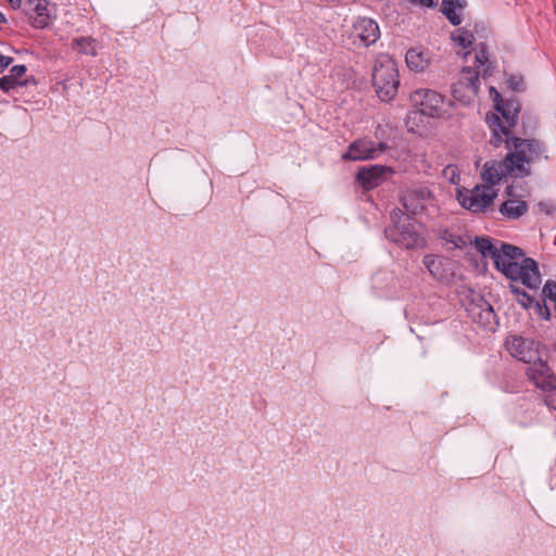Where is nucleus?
<instances>
[{"instance_id": "2f4dec72", "label": "nucleus", "mask_w": 556, "mask_h": 556, "mask_svg": "<svg viewBox=\"0 0 556 556\" xmlns=\"http://www.w3.org/2000/svg\"><path fill=\"white\" fill-rule=\"evenodd\" d=\"M414 4H418L422 8H434L439 0H409Z\"/></svg>"}, {"instance_id": "2eb2a0df", "label": "nucleus", "mask_w": 556, "mask_h": 556, "mask_svg": "<svg viewBox=\"0 0 556 556\" xmlns=\"http://www.w3.org/2000/svg\"><path fill=\"white\" fill-rule=\"evenodd\" d=\"M514 177L515 170L505 156L501 161H489L484 164L481 173L482 179L491 186L496 185L503 177Z\"/></svg>"}, {"instance_id": "a19ab883", "label": "nucleus", "mask_w": 556, "mask_h": 556, "mask_svg": "<svg viewBox=\"0 0 556 556\" xmlns=\"http://www.w3.org/2000/svg\"><path fill=\"white\" fill-rule=\"evenodd\" d=\"M489 73V68L484 70L483 76H485Z\"/></svg>"}, {"instance_id": "f704fd0d", "label": "nucleus", "mask_w": 556, "mask_h": 556, "mask_svg": "<svg viewBox=\"0 0 556 556\" xmlns=\"http://www.w3.org/2000/svg\"><path fill=\"white\" fill-rule=\"evenodd\" d=\"M9 2L13 9H18L22 4V0H9Z\"/></svg>"}, {"instance_id": "473e14b6", "label": "nucleus", "mask_w": 556, "mask_h": 556, "mask_svg": "<svg viewBox=\"0 0 556 556\" xmlns=\"http://www.w3.org/2000/svg\"><path fill=\"white\" fill-rule=\"evenodd\" d=\"M509 290L516 296V300L521 296L526 291L519 286L515 285L516 281L510 280ZM518 282H521L520 280Z\"/></svg>"}, {"instance_id": "423d86ee", "label": "nucleus", "mask_w": 556, "mask_h": 556, "mask_svg": "<svg viewBox=\"0 0 556 556\" xmlns=\"http://www.w3.org/2000/svg\"><path fill=\"white\" fill-rule=\"evenodd\" d=\"M409 102L414 111L407 114V124L418 114L439 117L443 111L444 98L441 93L429 88L416 89L409 94Z\"/></svg>"}, {"instance_id": "6ab92c4d", "label": "nucleus", "mask_w": 556, "mask_h": 556, "mask_svg": "<svg viewBox=\"0 0 556 556\" xmlns=\"http://www.w3.org/2000/svg\"><path fill=\"white\" fill-rule=\"evenodd\" d=\"M433 54L427 49L410 48L405 55V62L410 71L425 72L432 63Z\"/></svg>"}, {"instance_id": "c9c22d12", "label": "nucleus", "mask_w": 556, "mask_h": 556, "mask_svg": "<svg viewBox=\"0 0 556 556\" xmlns=\"http://www.w3.org/2000/svg\"><path fill=\"white\" fill-rule=\"evenodd\" d=\"M548 405L556 409V394L549 397Z\"/></svg>"}, {"instance_id": "9d476101", "label": "nucleus", "mask_w": 556, "mask_h": 556, "mask_svg": "<svg viewBox=\"0 0 556 556\" xmlns=\"http://www.w3.org/2000/svg\"><path fill=\"white\" fill-rule=\"evenodd\" d=\"M55 11V4L48 0H28L24 5V12L28 15L31 26L39 29L52 24L56 16Z\"/></svg>"}, {"instance_id": "bb28decb", "label": "nucleus", "mask_w": 556, "mask_h": 556, "mask_svg": "<svg viewBox=\"0 0 556 556\" xmlns=\"http://www.w3.org/2000/svg\"><path fill=\"white\" fill-rule=\"evenodd\" d=\"M27 67L24 64L14 65L11 70L9 75L15 80V83H24V79L22 77L26 74Z\"/></svg>"}, {"instance_id": "72a5a7b5", "label": "nucleus", "mask_w": 556, "mask_h": 556, "mask_svg": "<svg viewBox=\"0 0 556 556\" xmlns=\"http://www.w3.org/2000/svg\"><path fill=\"white\" fill-rule=\"evenodd\" d=\"M13 62V58L0 54V74Z\"/></svg>"}, {"instance_id": "f03ea898", "label": "nucleus", "mask_w": 556, "mask_h": 556, "mask_svg": "<svg viewBox=\"0 0 556 556\" xmlns=\"http://www.w3.org/2000/svg\"><path fill=\"white\" fill-rule=\"evenodd\" d=\"M490 93L493 96L495 112L485 115V123L491 130L489 143L498 148L518 123L520 103L517 99L504 100L494 87L490 88Z\"/></svg>"}, {"instance_id": "7ed1b4c3", "label": "nucleus", "mask_w": 556, "mask_h": 556, "mask_svg": "<svg viewBox=\"0 0 556 556\" xmlns=\"http://www.w3.org/2000/svg\"><path fill=\"white\" fill-rule=\"evenodd\" d=\"M508 150L506 157L515 170V178H526L532 174L531 165L547 159L545 144L538 139H522L515 136L504 138Z\"/></svg>"}, {"instance_id": "b1692460", "label": "nucleus", "mask_w": 556, "mask_h": 556, "mask_svg": "<svg viewBox=\"0 0 556 556\" xmlns=\"http://www.w3.org/2000/svg\"><path fill=\"white\" fill-rule=\"evenodd\" d=\"M452 40L463 49L471 47L473 42V35L469 30L458 28L451 34Z\"/></svg>"}, {"instance_id": "58836bf2", "label": "nucleus", "mask_w": 556, "mask_h": 556, "mask_svg": "<svg viewBox=\"0 0 556 556\" xmlns=\"http://www.w3.org/2000/svg\"><path fill=\"white\" fill-rule=\"evenodd\" d=\"M460 92L466 96L467 94V88H460Z\"/></svg>"}, {"instance_id": "aec40b11", "label": "nucleus", "mask_w": 556, "mask_h": 556, "mask_svg": "<svg viewBox=\"0 0 556 556\" xmlns=\"http://www.w3.org/2000/svg\"><path fill=\"white\" fill-rule=\"evenodd\" d=\"M422 264L434 279L439 281L446 280L448 276L445 268V265L447 264L446 260L434 256L432 254H427L422 258Z\"/></svg>"}, {"instance_id": "a211bd4d", "label": "nucleus", "mask_w": 556, "mask_h": 556, "mask_svg": "<svg viewBox=\"0 0 556 556\" xmlns=\"http://www.w3.org/2000/svg\"><path fill=\"white\" fill-rule=\"evenodd\" d=\"M390 170L383 165L364 166L356 174V181L366 190L374 189L384 180V174Z\"/></svg>"}, {"instance_id": "a878e982", "label": "nucleus", "mask_w": 556, "mask_h": 556, "mask_svg": "<svg viewBox=\"0 0 556 556\" xmlns=\"http://www.w3.org/2000/svg\"><path fill=\"white\" fill-rule=\"evenodd\" d=\"M542 294L544 298L556 302V281L555 280H547L542 289Z\"/></svg>"}, {"instance_id": "9b49d317", "label": "nucleus", "mask_w": 556, "mask_h": 556, "mask_svg": "<svg viewBox=\"0 0 556 556\" xmlns=\"http://www.w3.org/2000/svg\"><path fill=\"white\" fill-rule=\"evenodd\" d=\"M505 346L513 357L526 364L539 361V343L533 339L523 338L521 336H510L507 338Z\"/></svg>"}, {"instance_id": "5701e85b", "label": "nucleus", "mask_w": 556, "mask_h": 556, "mask_svg": "<svg viewBox=\"0 0 556 556\" xmlns=\"http://www.w3.org/2000/svg\"><path fill=\"white\" fill-rule=\"evenodd\" d=\"M439 238L444 242L447 250H462L467 245V238L455 235L448 229L441 230Z\"/></svg>"}, {"instance_id": "ddd939ff", "label": "nucleus", "mask_w": 556, "mask_h": 556, "mask_svg": "<svg viewBox=\"0 0 556 556\" xmlns=\"http://www.w3.org/2000/svg\"><path fill=\"white\" fill-rule=\"evenodd\" d=\"M432 199V192L428 187H415L408 189L401 198L402 204L406 212L417 215L424 212L426 204Z\"/></svg>"}, {"instance_id": "ea45409f", "label": "nucleus", "mask_w": 556, "mask_h": 556, "mask_svg": "<svg viewBox=\"0 0 556 556\" xmlns=\"http://www.w3.org/2000/svg\"><path fill=\"white\" fill-rule=\"evenodd\" d=\"M450 169L454 173V167H452V166H447V167L445 168V172H446V170H450Z\"/></svg>"}, {"instance_id": "c756f323", "label": "nucleus", "mask_w": 556, "mask_h": 556, "mask_svg": "<svg viewBox=\"0 0 556 556\" xmlns=\"http://www.w3.org/2000/svg\"><path fill=\"white\" fill-rule=\"evenodd\" d=\"M517 302L523 307V308H530L532 305H534L535 301L532 295H530L528 292H525L521 294L520 298L517 299Z\"/></svg>"}, {"instance_id": "f3484780", "label": "nucleus", "mask_w": 556, "mask_h": 556, "mask_svg": "<svg viewBox=\"0 0 556 556\" xmlns=\"http://www.w3.org/2000/svg\"><path fill=\"white\" fill-rule=\"evenodd\" d=\"M505 193L508 199L501 204L500 213L507 219H518L528 211V204L518 198L513 186H507Z\"/></svg>"}, {"instance_id": "e433bc0d", "label": "nucleus", "mask_w": 556, "mask_h": 556, "mask_svg": "<svg viewBox=\"0 0 556 556\" xmlns=\"http://www.w3.org/2000/svg\"><path fill=\"white\" fill-rule=\"evenodd\" d=\"M509 83L513 85V88L515 90H521V87L519 86V83H515L513 79H510Z\"/></svg>"}, {"instance_id": "c85d7f7f", "label": "nucleus", "mask_w": 556, "mask_h": 556, "mask_svg": "<svg viewBox=\"0 0 556 556\" xmlns=\"http://www.w3.org/2000/svg\"><path fill=\"white\" fill-rule=\"evenodd\" d=\"M538 207L541 212L545 213L546 215H553L554 213H556V204L553 202L541 201L538 203Z\"/></svg>"}, {"instance_id": "412c9836", "label": "nucleus", "mask_w": 556, "mask_h": 556, "mask_svg": "<svg viewBox=\"0 0 556 556\" xmlns=\"http://www.w3.org/2000/svg\"><path fill=\"white\" fill-rule=\"evenodd\" d=\"M466 4V0H442L441 12L446 16L451 24L457 26L462 23V16L456 12L462 10Z\"/></svg>"}, {"instance_id": "6e6552de", "label": "nucleus", "mask_w": 556, "mask_h": 556, "mask_svg": "<svg viewBox=\"0 0 556 556\" xmlns=\"http://www.w3.org/2000/svg\"><path fill=\"white\" fill-rule=\"evenodd\" d=\"M479 88V73L470 66H465L458 80L452 84L451 92L455 100L469 103L478 96Z\"/></svg>"}, {"instance_id": "f8f14e48", "label": "nucleus", "mask_w": 556, "mask_h": 556, "mask_svg": "<svg viewBox=\"0 0 556 556\" xmlns=\"http://www.w3.org/2000/svg\"><path fill=\"white\" fill-rule=\"evenodd\" d=\"M529 365L527 375L538 388L542 390H556V376L548 364L542 361L541 356H539V361H534Z\"/></svg>"}, {"instance_id": "4be33fe9", "label": "nucleus", "mask_w": 556, "mask_h": 556, "mask_svg": "<svg viewBox=\"0 0 556 556\" xmlns=\"http://www.w3.org/2000/svg\"><path fill=\"white\" fill-rule=\"evenodd\" d=\"M72 49L85 55H97V40L92 37H77L72 40Z\"/></svg>"}, {"instance_id": "39448f33", "label": "nucleus", "mask_w": 556, "mask_h": 556, "mask_svg": "<svg viewBox=\"0 0 556 556\" xmlns=\"http://www.w3.org/2000/svg\"><path fill=\"white\" fill-rule=\"evenodd\" d=\"M391 218L393 224L384 229L388 240L407 250L424 247L425 240L408 216L400 210H393Z\"/></svg>"}, {"instance_id": "1a4fd4ad", "label": "nucleus", "mask_w": 556, "mask_h": 556, "mask_svg": "<svg viewBox=\"0 0 556 556\" xmlns=\"http://www.w3.org/2000/svg\"><path fill=\"white\" fill-rule=\"evenodd\" d=\"M389 149L386 142H374L368 138H361L350 143L348 151L342 154L344 161H364L379 157Z\"/></svg>"}, {"instance_id": "7c9ffc66", "label": "nucleus", "mask_w": 556, "mask_h": 556, "mask_svg": "<svg viewBox=\"0 0 556 556\" xmlns=\"http://www.w3.org/2000/svg\"><path fill=\"white\" fill-rule=\"evenodd\" d=\"M475 59L477 64L484 66L489 62L488 52L484 49H481L476 53Z\"/></svg>"}, {"instance_id": "4c0bfd02", "label": "nucleus", "mask_w": 556, "mask_h": 556, "mask_svg": "<svg viewBox=\"0 0 556 556\" xmlns=\"http://www.w3.org/2000/svg\"><path fill=\"white\" fill-rule=\"evenodd\" d=\"M5 22H7V20L4 17V15L0 12V24H3Z\"/></svg>"}, {"instance_id": "393cba45", "label": "nucleus", "mask_w": 556, "mask_h": 556, "mask_svg": "<svg viewBox=\"0 0 556 556\" xmlns=\"http://www.w3.org/2000/svg\"><path fill=\"white\" fill-rule=\"evenodd\" d=\"M30 83L29 78L24 79V83H15L10 75H4L0 77V89L9 93L13 90H17L18 88L26 87Z\"/></svg>"}, {"instance_id": "20e7f679", "label": "nucleus", "mask_w": 556, "mask_h": 556, "mask_svg": "<svg viewBox=\"0 0 556 556\" xmlns=\"http://www.w3.org/2000/svg\"><path fill=\"white\" fill-rule=\"evenodd\" d=\"M372 85L381 101L394 99L400 86V75L396 62L389 55H380L372 68Z\"/></svg>"}, {"instance_id": "79ce46f5", "label": "nucleus", "mask_w": 556, "mask_h": 556, "mask_svg": "<svg viewBox=\"0 0 556 556\" xmlns=\"http://www.w3.org/2000/svg\"><path fill=\"white\" fill-rule=\"evenodd\" d=\"M554 350H555V352H556V343L554 344Z\"/></svg>"}, {"instance_id": "dca6fc26", "label": "nucleus", "mask_w": 556, "mask_h": 556, "mask_svg": "<svg viewBox=\"0 0 556 556\" xmlns=\"http://www.w3.org/2000/svg\"><path fill=\"white\" fill-rule=\"evenodd\" d=\"M353 36L365 47H369L380 38V29L374 20L359 17L353 23Z\"/></svg>"}, {"instance_id": "4468645a", "label": "nucleus", "mask_w": 556, "mask_h": 556, "mask_svg": "<svg viewBox=\"0 0 556 556\" xmlns=\"http://www.w3.org/2000/svg\"><path fill=\"white\" fill-rule=\"evenodd\" d=\"M472 321L477 323L481 327L494 331L497 326L496 314L492 305L484 299H481L477 303L470 304L467 309Z\"/></svg>"}, {"instance_id": "0eeeda50", "label": "nucleus", "mask_w": 556, "mask_h": 556, "mask_svg": "<svg viewBox=\"0 0 556 556\" xmlns=\"http://www.w3.org/2000/svg\"><path fill=\"white\" fill-rule=\"evenodd\" d=\"M496 191L490 186L478 185L471 190H458L459 204L471 213H483L492 205Z\"/></svg>"}, {"instance_id": "f257e3e1", "label": "nucleus", "mask_w": 556, "mask_h": 556, "mask_svg": "<svg viewBox=\"0 0 556 556\" xmlns=\"http://www.w3.org/2000/svg\"><path fill=\"white\" fill-rule=\"evenodd\" d=\"M475 248L483 257H490L496 270L501 271L507 279L521 281L532 290L541 285V274L536 261L526 257L521 248L500 241L497 248L488 237H476Z\"/></svg>"}, {"instance_id": "cd10ccee", "label": "nucleus", "mask_w": 556, "mask_h": 556, "mask_svg": "<svg viewBox=\"0 0 556 556\" xmlns=\"http://www.w3.org/2000/svg\"><path fill=\"white\" fill-rule=\"evenodd\" d=\"M535 313L544 320L551 319V311L544 301H536L534 303Z\"/></svg>"}]
</instances>
